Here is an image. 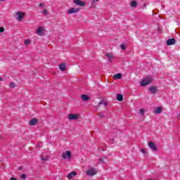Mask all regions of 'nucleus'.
I'll use <instances>...</instances> for the list:
<instances>
[{"instance_id":"obj_27","label":"nucleus","mask_w":180,"mask_h":180,"mask_svg":"<svg viewBox=\"0 0 180 180\" xmlns=\"http://www.w3.org/2000/svg\"><path fill=\"white\" fill-rule=\"evenodd\" d=\"M67 177L68 178V179H72L73 176H72V175L70 174H70L68 175Z\"/></svg>"},{"instance_id":"obj_2","label":"nucleus","mask_w":180,"mask_h":180,"mask_svg":"<svg viewBox=\"0 0 180 180\" xmlns=\"http://www.w3.org/2000/svg\"><path fill=\"white\" fill-rule=\"evenodd\" d=\"M26 16V13L18 11L15 13V18L18 22H22L23 20V18Z\"/></svg>"},{"instance_id":"obj_10","label":"nucleus","mask_w":180,"mask_h":180,"mask_svg":"<svg viewBox=\"0 0 180 180\" xmlns=\"http://www.w3.org/2000/svg\"><path fill=\"white\" fill-rule=\"evenodd\" d=\"M167 46H174L175 44V39L172 38L167 41Z\"/></svg>"},{"instance_id":"obj_34","label":"nucleus","mask_w":180,"mask_h":180,"mask_svg":"<svg viewBox=\"0 0 180 180\" xmlns=\"http://www.w3.org/2000/svg\"><path fill=\"white\" fill-rule=\"evenodd\" d=\"M98 116H99L100 117H103V114H98Z\"/></svg>"},{"instance_id":"obj_6","label":"nucleus","mask_w":180,"mask_h":180,"mask_svg":"<svg viewBox=\"0 0 180 180\" xmlns=\"http://www.w3.org/2000/svg\"><path fill=\"white\" fill-rule=\"evenodd\" d=\"M79 12V8H71L68 11V14L71 15L72 13H77Z\"/></svg>"},{"instance_id":"obj_35","label":"nucleus","mask_w":180,"mask_h":180,"mask_svg":"<svg viewBox=\"0 0 180 180\" xmlns=\"http://www.w3.org/2000/svg\"><path fill=\"white\" fill-rule=\"evenodd\" d=\"M39 7L40 8L43 7V3L39 4Z\"/></svg>"},{"instance_id":"obj_4","label":"nucleus","mask_w":180,"mask_h":180,"mask_svg":"<svg viewBox=\"0 0 180 180\" xmlns=\"http://www.w3.org/2000/svg\"><path fill=\"white\" fill-rule=\"evenodd\" d=\"M62 158L64 160H66V158H68V160H71V151L67 150L65 153H63Z\"/></svg>"},{"instance_id":"obj_24","label":"nucleus","mask_w":180,"mask_h":180,"mask_svg":"<svg viewBox=\"0 0 180 180\" xmlns=\"http://www.w3.org/2000/svg\"><path fill=\"white\" fill-rule=\"evenodd\" d=\"M5 32V28L4 27H0V33H4Z\"/></svg>"},{"instance_id":"obj_26","label":"nucleus","mask_w":180,"mask_h":180,"mask_svg":"<svg viewBox=\"0 0 180 180\" xmlns=\"http://www.w3.org/2000/svg\"><path fill=\"white\" fill-rule=\"evenodd\" d=\"M70 174H71L72 176H75V175H77V172H71Z\"/></svg>"},{"instance_id":"obj_18","label":"nucleus","mask_w":180,"mask_h":180,"mask_svg":"<svg viewBox=\"0 0 180 180\" xmlns=\"http://www.w3.org/2000/svg\"><path fill=\"white\" fill-rule=\"evenodd\" d=\"M81 98L82 101H89V97L87 95L82 94Z\"/></svg>"},{"instance_id":"obj_8","label":"nucleus","mask_w":180,"mask_h":180,"mask_svg":"<svg viewBox=\"0 0 180 180\" xmlns=\"http://www.w3.org/2000/svg\"><path fill=\"white\" fill-rule=\"evenodd\" d=\"M148 147L153 150V151H157V146L154 144L153 141H150L148 143Z\"/></svg>"},{"instance_id":"obj_17","label":"nucleus","mask_w":180,"mask_h":180,"mask_svg":"<svg viewBox=\"0 0 180 180\" xmlns=\"http://www.w3.org/2000/svg\"><path fill=\"white\" fill-rule=\"evenodd\" d=\"M117 100L120 102H122V101H123V95H122L121 94H117Z\"/></svg>"},{"instance_id":"obj_19","label":"nucleus","mask_w":180,"mask_h":180,"mask_svg":"<svg viewBox=\"0 0 180 180\" xmlns=\"http://www.w3.org/2000/svg\"><path fill=\"white\" fill-rule=\"evenodd\" d=\"M162 112V107H158L156 108V110L155 113H161Z\"/></svg>"},{"instance_id":"obj_42","label":"nucleus","mask_w":180,"mask_h":180,"mask_svg":"<svg viewBox=\"0 0 180 180\" xmlns=\"http://www.w3.org/2000/svg\"><path fill=\"white\" fill-rule=\"evenodd\" d=\"M0 139H1V136H0Z\"/></svg>"},{"instance_id":"obj_32","label":"nucleus","mask_w":180,"mask_h":180,"mask_svg":"<svg viewBox=\"0 0 180 180\" xmlns=\"http://www.w3.org/2000/svg\"><path fill=\"white\" fill-rule=\"evenodd\" d=\"M99 161H100V162H105V159H103V158H101V159H100L99 160Z\"/></svg>"},{"instance_id":"obj_16","label":"nucleus","mask_w":180,"mask_h":180,"mask_svg":"<svg viewBox=\"0 0 180 180\" xmlns=\"http://www.w3.org/2000/svg\"><path fill=\"white\" fill-rule=\"evenodd\" d=\"M101 105H103L104 108H106V106H108L109 103H108V101H105L103 100L98 103V106H101Z\"/></svg>"},{"instance_id":"obj_28","label":"nucleus","mask_w":180,"mask_h":180,"mask_svg":"<svg viewBox=\"0 0 180 180\" xmlns=\"http://www.w3.org/2000/svg\"><path fill=\"white\" fill-rule=\"evenodd\" d=\"M42 161H47V160H49V157H46V158H41Z\"/></svg>"},{"instance_id":"obj_33","label":"nucleus","mask_w":180,"mask_h":180,"mask_svg":"<svg viewBox=\"0 0 180 180\" xmlns=\"http://www.w3.org/2000/svg\"><path fill=\"white\" fill-rule=\"evenodd\" d=\"M141 151L143 154H146V150L141 149Z\"/></svg>"},{"instance_id":"obj_11","label":"nucleus","mask_w":180,"mask_h":180,"mask_svg":"<svg viewBox=\"0 0 180 180\" xmlns=\"http://www.w3.org/2000/svg\"><path fill=\"white\" fill-rule=\"evenodd\" d=\"M149 91L151 94L153 95H155L157 94V87L156 86H150L149 87Z\"/></svg>"},{"instance_id":"obj_41","label":"nucleus","mask_w":180,"mask_h":180,"mask_svg":"<svg viewBox=\"0 0 180 180\" xmlns=\"http://www.w3.org/2000/svg\"><path fill=\"white\" fill-rule=\"evenodd\" d=\"M179 116H180V114H179Z\"/></svg>"},{"instance_id":"obj_30","label":"nucleus","mask_w":180,"mask_h":180,"mask_svg":"<svg viewBox=\"0 0 180 180\" xmlns=\"http://www.w3.org/2000/svg\"><path fill=\"white\" fill-rule=\"evenodd\" d=\"M139 112H140L141 113H144V112H146V110L141 108V109H140Z\"/></svg>"},{"instance_id":"obj_13","label":"nucleus","mask_w":180,"mask_h":180,"mask_svg":"<svg viewBox=\"0 0 180 180\" xmlns=\"http://www.w3.org/2000/svg\"><path fill=\"white\" fill-rule=\"evenodd\" d=\"M37 122H38L37 119L33 118V119H32V120L30 121V126H34L35 124H37Z\"/></svg>"},{"instance_id":"obj_7","label":"nucleus","mask_w":180,"mask_h":180,"mask_svg":"<svg viewBox=\"0 0 180 180\" xmlns=\"http://www.w3.org/2000/svg\"><path fill=\"white\" fill-rule=\"evenodd\" d=\"M74 3L77 5V6H85V5H86L85 1H82L81 0H74Z\"/></svg>"},{"instance_id":"obj_20","label":"nucleus","mask_w":180,"mask_h":180,"mask_svg":"<svg viewBox=\"0 0 180 180\" xmlns=\"http://www.w3.org/2000/svg\"><path fill=\"white\" fill-rule=\"evenodd\" d=\"M131 6H132V7L137 6V1H131Z\"/></svg>"},{"instance_id":"obj_38","label":"nucleus","mask_w":180,"mask_h":180,"mask_svg":"<svg viewBox=\"0 0 180 180\" xmlns=\"http://www.w3.org/2000/svg\"><path fill=\"white\" fill-rule=\"evenodd\" d=\"M141 116H142V117H143V116H144V115H143V114H141Z\"/></svg>"},{"instance_id":"obj_29","label":"nucleus","mask_w":180,"mask_h":180,"mask_svg":"<svg viewBox=\"0 0 180 180\" xmlns=\"http://www.w3.org/2000/svg\"><path fill=\"white\" fill-rule=\"evenodd\" d=\"M21 178H22V179H24V180L26 179V174H22Z\"/></svg>"},{"instance_id":"obj_9","label":"nucleus","mask_w":180,"mask_h":180,"mask_svg":"<svg viewBox=\"0 0 180 180\" xmlns=\"http://www.w3.org/2000/svg\"><path fill=\"white\" fill-rule=\"evenodd\" d=\"M68 119H70V120H75L78 119V114H70L68 115Z\"/></svg>"},{"instance_id":"obj_3","label":"nucleus","mask_w":180,"mask_h":180,"mask_svg":"<svg viewBox=\"0 0 180 180\" xmlns=\"http://www.w3.org/2000/svg\"><path fill=\"white\" fill-rule=\"evenodd\" d=\"M97 171L95 168H90L87 169L86 172V175H89V176H94L96 174Z\"/></svg>"},{"instance_id":"obj_22","label":"nucleus","mask_w":180,"mask_h":180,"mask_svg":"<svg viewBox=\"0 0 180 180\" xmlns=\"http://www.w3.org/2000/svg\"><path fill=\"white\" fill-rule=\"evenodd\" d=\"M120 47H121V49H122V50H123V51L126 50V46H124V44H121V45H120Z\"/></svg>"},{"instance_id":"obj_14","label":"nucleus","mask_w":180,"mask_h":180,"mask_svg":"<svg viewBox=\"0 0 180 180\" xmlns=\"http://www.w3.org/2000/svg\"><path fill=\"white\" fill-rule=\"evenodd\" d=\"M59 70H60V71H65V70H67V66L65 65V63H61L59 65Z\"/></svg>"},{"instance_id":"obj_31","label":"nucleus","mask_w":180,"mask_h":180,"mask_svg":"<svg viewBox=\"0 0 180 180\" xmlns=\"http://www.w3.org/2000/svg\"><path fill=\"white\" fill-rule=\"evenodd\" d=\"M43 13L44 15H47V10H44Z\"/></svg>"},{"instance_id":"obj_15","label":"nucleus","mask_w":180,"mask_h":180,"mask_svg":"<svg viewBox=\"0 0 180 180\" xmlns=\"http://www.w3.org/2000/svg\"><path fill=\"white\" fill-rule=\"evenodd\" d=\"M113 79H122V73H117L112 76Z\"/></svg>"},{"instance_id":"obj_1","label":"nucleus","mask_w":180,"mask_h":180,"mask_svg":"<svg viewBox=\"0 0 180 180\" xmlns=\"http://www.w3.org/2000/svg\"><path fill=\"white\" fill-rule=\"evenodd\" d=\"M153 79L151 78V76H148L146 78H144L141 82V86H146L147 85H150L151 82H153Z\"/></svg>"},{"instance_id":"obj_25","label":"nucleus","mask_w":180,"mask_h":180,"mask_svg":"<svg viewBox=\"0 0 180 180\" xmlns=\"http://www.w3.org/2000/svg\"><path fill=\"white\" fill-rule=\"evenodd\" d=\"M98 0H92V2H91L92 6H95V3L98 2Z\"/></svg>"},{"instance_id":"obj_12","label":"nucleus","mask_w":180,"mask_h":180,"mask_svg":"<svg viewBox=\"0 0 180 180\" xmlns=\"http://www.w3.org/2000/svg\"><path fill=\"white\" fill-rule=\"evenodd\" d=\"M105 57H108L110 63H112V58H114L113 53H105Z\"/></svg>"},{"instance_id":"obj_40","label":"nucleus","mask_w":180,"mask_h":180,"mask_svg":"<svg viewBox=\"0 0 180 180\" xmlns=\"http://www.w3.org/2000/svg\"><path fill=\"white\" fill-rule=\"evenodd\" d=\"M144 6H146V4H144Z\"/></svg>"},{"instance_id":"obj_36","label":"nucleus","mask_w":180,"mask_h":180,"mask_svg":"<svg viewBox=\"0 0 180 180\" xmlns=\"http://www.w3.org/2000/svg\"><path fill=\"white\" fill-rule=\"evenodd\" d=\"M11 180H17V179L15 178H14V177H11Z\"/></svg>"},{"instance_id":"obj_21","label":"nucleus","mask_w":180,"mask_h":180,"mask_svg":"<svg viewBox=\"0 0 180 180\" xmlns=\"http://www.w3.org/2000/svg\"><path fill=\"white\" fill-rule=\"evenodd\" d=\"M25 44L26 46H29V44H30V39H26V40L25 41Z\"/></svg>"},{"instance_id":"obj_5","label":"nucleus","mask_w":180,"mask_h":180,"mask_svg":"<svg viewBox=\"0 0 180 180\" xmlns=\"http://www.w3.org/2000/svg\"><path fill=\"white\" fill-rule=\"evenodd\" d=\"M37 34H38V36H44V27H39L37 30Z\"/></svg>"},{"instance_id":"obj_39","label":"nucleus","mask_w":180,"mask_h":180,"mask_svg":"<svg viewBox=\"0 0 180 180\" xmlns=\"http://www.w3.org/2000/svg\"><path fill=\"white\" fill-rule=\"evenodd\" d=\"M0 1H5V0H0Z\"/></svg>"},{"instance_id":"obj_37","label":"nucleus","mask_w":180,"mask_h":180,"mask_svg":"<svg viewBox=\"0 0 180 180\" xmlns=\"http://www.w3.org/2000/svg\"><path fill=\"white\" fill-rule=\"evenodd\" d=\"M0 81H4V79H2V77H0Z\"/></svg>"},{"instance_id":"obj_23","label":"nucleus","mask_w":180,"mask_h":180,"mask_svg":"<svg viewBox=\"0 0 180 180\" xmlns=\"http://www.w3.org/2000/svg\"><path fill=\"white\" fill-rule=\"evenodd\" d=\"M9 86H10V88H15V83L12 82V83H10Z\"/></svg>"}]
</instances>
